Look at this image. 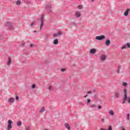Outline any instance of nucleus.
I'll return each mask as SVG.
<instances>
[{"label":"nucleus","instance_id":"11","mask_svg":"<svg viewBox=\"0 0 130 130\" xmlns=\"http://www.w3.org/2000/svg\"><path fill=\"white\" fill-rule=\"evenodd\" d=\"M128 12H130V9H127L124 12V15L125 17H127L128 16Z\"/></svg>","mask_w":130,"mask_h":130},{"label":"nucleus","instance_id":"4","mask_svg":"<svg viewBox=\"0 0 130 130\" xmlns=\"http://www.w3.org/2000/svg\"><path fill=\"white\" fill-rule=\"evenodd\" d=\"M96 40H103V39H105V36L102 35L99 36H96L95 37Z\"/></svg>","mask_w":130,"mask_h":130},{"label":"nucleus","instance_id":"48","mask_svg":"<svg viewBox=\"0 0 130 130\" xmlns=\"http://www.w3.org/2000/svg\"><path fill=\"white\" fill-rule=\"evenodd\" d=\"M23 46H24V44H23V45H22Z\"/></svg>","mask_w":130,"mask_h":130},{"label":"nucleus","instance_id":"33","mask_svg":"<svg viewBox=\"0 0 130 130\" xmlns=\"http://www.w3.org/2000/svg\"><path fill=\"white\" fill-rule=\"evenodd\" d=\"M33 46H35V45L33 44H30V47L31 48H32V47H33Z\"/></svg>","mask_w":130,"mask_h":130},{"label":"nucleus","instance_id":"25","mask_svg":"<svg viewBox=\"0 0 130 130\" xmlns=\"http://www.w3.org/2000/svg\"><path fill=\"white\" fill-rule=\"evenodd\" d=\"M122 85H123L124 87H126V86H127V83H126V82H123V83H122Z\"/></svg>","mask_w":130,"mask_h":130},{"label":"nucleus","instance_id":"13","mask_svg":"<svg viewBox=\"0 0 130 130\" xmlns=\"http://www.w3.org/2000/svg\"><path fill=\"white\" fill-rule=\"evenodd\" d=\"M121 69V66H118L117 71H116V73L117 74H120V70Z\"/></svg>","mask_w":130,"mask_h":130},{"label":"nucleus","instance_id":"27","mask_svg":"<svg viewBox=\"0 0 130 130\" xmlns=\"http://www.w3.org/2000/svg\"><path fill=\"white\" fill-rule=\"evenodd\" d=\"M49 90H50V91H53V88H52V86H49Z\"/></svg>","mask_w":130,"mask_h":130},{"label":"nucleus","instance_id":"16","mask_svg":"<svg viewBox=\"0 0 130 130\" xmlns=\"http://www.w3.org/2000/svg\"><path fill=\"white\" fill-rule=\"evenodd\" d=\"M105 44L107 45V46H109L110 45V40H106Z\"/></svg>","mask_w":130,"mask_h":130},{"label":"nucleus","instance_id":"26","mask_svg":"<svg viewBox=\"0 0 130 130\" xmlns=\"http://www.w3.org/2000/svg\"><path fill=\"white\" fill-rule=\"evenodd\" d=\"M129 115H130L129 113H128L127 114V120L128 121H129Z\"/></svg>","mask_w":130,"mask_h":130},{"label":"nucleus","instance_id":"14","mask_svg":"<svg viewBox=\"0 0 130 130\" xmlns=\"http://www.w3.org/2000/svg\"><path fill=\"white\" fill-rule=\"evenodd\" d=\"M59 35H62V33H61V31H59L58 33H57V34H53V37H56L57 36H59Z\"/></svg>","mask_w":130,"mask_h":130},{"label":"nucleus","instance_id":"49","mask_svg":"<svg viewBox=\"0 0 130 130\" xmlns=\"http://www.w3.org/2000/svg\"><path fill=\"white\" fill-rule=\"evenodd\" d=\"M45 130H47V129H45Z\"/></svg>","mask_w":130,"mask_h":130},{"label":"nucleus","instance_id":"22","mask_svg":"<svg viewBox=\"0 0 130 130\" xmlns=\"http://www.w3.org/2000/svg\"><path fill=\"white\" fill-rule=\"evenodd\" d=\"M16 5H17V6H20V5H21V1L19 0L16 1Z\"/></svg>","mask_w":130,"mask_h":130},{"label":"nucleus","instance_id":"28","mask_svg":"<svg viewBox=\"0 0 130 130\" xmlns=\"http://www.w3.org/2000/svg\"><path fill=\"white\" fill-rule=\"evenodd\" d=\"M31 88L32 89H35V88H36V84H32V86H31Z\"/></svg>","mask_w":130,"mask_h":130},{"label":"nucleus","instance_id":"39","mask_svg":"<svg viewBox=\"0 0 130 130\" xmlns=\"http://www.w3.org/2000/svg\"><path fill=\"white\" fill-rule=\"evenodd\" d=\"M105 119H101V121L103 122V123H104V121H105Z\"/></svg>","mask_w":130,"mask_h":130},{"label":"nucleus","instance_id":"5","mask_svg":"<svg viewBox=\"0 0 130 130\" xmlns=\"http://www.w3.org/2000/svg\"><path fill=\"white\" fill-rule=\"evenodd\" d=\"M114 97L116 99H117V98H119V97H120V92H119V91H116L115 92Z\"/></svg>","mask_w":130,"mask_h":130},{"label":"nucleus","instance_id":"38","mask_svg":"<svg viewBox=\"0 0 130 130\" xmlns=\"http://www.w3.org/2000/svg\"><path fill=\"white\" fill-rule=\"evenodd\" d=\"M15 99L16 100H19V97L18 96H16Z\"/></svg>","mask_w":130,"mask_h":130},{"label":"nucleus","instance_id":"37","mask_svg":"<svg viewBox=\"0 0 130 130\" xmlns=\"http://www.w3.org/2000/svg\"><path fill=\"white\" fill-rule=\"evenodd\" d=\"M87 94H91L92 93V91H87Z\"/></svg>","mask_w":130,"mask_h":130},{"label":"nucleus","instance_id":"3","mask_svg":"<svg viewBox=\"0 0 130 130\" xmlns=\"http://www.w3.org/2000/svg\"><path fill=\"white\" fill-rule=\"evenodd\" d=\"M46 10L48 11V13H50L51 12V4H48L46 5Z\"/></svg>","mask_w":130,"mask_h":130},{"label":"nucleus","instance_id":"31","mask_svg":"<svg viewBox=\"0 0 130 130\" xmlns=\"http://www.w3.org/2000/svg\"><path fill=\"white\" fill-rule=\"evenodd\" d=\"M98 109H102V106L101 105H99L98 106Z\"/></svg>","mask_w":130,"mask_h":130},{"label":"nucleus","instance_id":"44","mask_svg":"<svg viewBox=\"0 0 130 130\" xmlns=\"http://www.w3.org/2000/svg\"><path fill=\"white\" fill-rule=\"evenodd\" d=\"M94 0H91V3H94Z\"/></svg>","mask_w":130,"mask_h":130},{"label":"nucleus","instance_id":"7","mask_svg":"<svg viewBox=\"0 0 130 130\" xmlns=\"http://www.w3.org/2000/svg\"><path fill=\"white\" fill-rule=\"evenodd\" d=\"M100 58L102 61H105V60H106L107 56L106 55L103 54L100 56Z\"/></svg>","mask_w":130,"mask_h":130},{"label":"nucleus","instance_id":"36","mask_svg":"<svg viewBox=\"0 0 130 130\" xmlns=\"http://www.w3.org/2000/svg\"><path fill=\"white\" fill-rule=\"evenodd\" d=\"M90 107H91V108H95V105H92L90 106Z\"/></svg>","mask_w":130,"mask_h":130},{"label":"nucleus","instance_id":"29","mask_svg":"<svg viewBox=\"0 0 130 130\" xmlns=\"http://www.w3.org/2000/svg\"><path fill=\"white\" fill-rule=\"evenodd\" d=\"M91 102V100L90 99H87V105H89V104Z\"/></svg>","mask_w":130,"mask_h":130},{"label":"nucleus","instance_id":"40","mask_svg":"<svg viewBox=\"0 0 130 130\" xmlns=\"http://www.w3.org/2000/svg\"><path fill=\"white\" fill-rule=\"evenodd\" d=\"M0 39H4L2 35H0Z\"/></svg>","mask_w":130,"mask_h":130},{"label":"nucleus","instance_id":"8","mask_svg":"<svg viewBox=\"0 0 130 130\" xmlns=\"http://www.w3.org/2000/svg\"><path fill=\"white\" fill-rule=\"evenodd\" d=\"M130 48V44L126 43V44L124 45L122 47H121V49H125V48Z\"/></svg>","mask_w":130,"mask_h":130},{"label":"nucleus","instance_id":"6","mask_svg":"<svg viewBox=\"0 0 130 130\" xmlns=\"http://www.w3.org/2000/svg\"><path fill=\"white\" fill-rule=\"evenodd\" d=\"M8 125L7 126L8 130H11L12 128V120H9L8 121Z\"/></svg>","mask_w":130,"mask_h":130},{"label":"nucleus","instance_id":"19","mask_svg":"<svg viewBox=\"0 0 130 130\" xmlns=\"http://www.w3.org/2000/svg\"><path fill=\"white\" fill-rule=\"evenodd\" d=\"M53 44H55V45H57V44H58V40L55 39L53 41Z\"/></svg>","mask_w":130,"mask_h":130},{"label":"nucleus","instance_id":"46","mask_svg":"<svg viewBox=\"0 0 130 130\" xmlns=\"http://www.w3.org/2000/svg\"><path fill=\"white\" fill-rule=\"evenodd\" d=\"M100 130H106V129H104L103 128H101Z\"/></svg>","mask_w":130,"mask_h":130},{"label":"nucleus","instance_id":"30","mask_svg":"<svg viewBox=\"0 0 130 130\" xmlns=\"http://www.w3.org/2000/svg\"><path fill=\"white\" fill-rule=\"evenodd\" d=\"M78 9H83V6L82 5L78 6Z\"/></svg>","mask_w":130,"mask_h":130},{"label":"nucleus","instance_id":"43","mask_svg":"<svg viewBox=\"0 0 130 130\" xmlns=\"http://www.w3.org/2000/svg\"><path fill=\"white\" fill-rule=\"evenodd\" d=\"M93 97H94V98H96L97 97V95H94Z\"/></svg>","mask_w":130,"mask_h":130},{"label":"nucleus","instance_id":"10","mask_svg":"<svg viewBox=\"0 0 130 130\" xmlns=\"http://www.w3.org/2000/svg\"><path fill=\"white\" fill-rule=\"evenodd\" d=\"M15 99L14 98H10L8 101V103H14Z\"/></svg>","mask_w":130,"mask_h":130},{"label":"nucleus","instance_id":"41","mask_svg":"<svg viewBox=\"0 0 130 130\" xmlns=\"http://www.w3.org/2000/svg\"><path fill=\"white\" fill-rule=\"evenodd\" d=\"M125 101H124V100L123 101V102H122V104H124V103H125Z\"/></svg>","mask_w":130,"mask_h":130},{"label":"nucleus","instance_id":"20","mask_svg":"<svg viewBox=\"0 0 130 130\" xmlns=\"http://www.w3.org/2000/svg\"><path fill=\"white\" fill-rule=\"evenodd\" d=\"M44 111H45V109L44 108V107L41 108L40 110V112H41V113H43V112H44Z\"/></svg>","mask_w":130,"mask_h":130},{"label":"nucleus","instance_id":"32","mask_svg":"<svg viewBox=\"0 0 130 130\" xmlns=\"http://www.w3.org/2000/svg\"><path fill=\"white\" fill-rule=\"evenodd\" d=\"M108 130H112V127L111 126H109Z\"/></svg>","mask_w":130,"mask_h":130},{"label":"nucleus","instance_id":"21","mask_svg":"<svg viewBox=\"0 0 130 130\" xmlns=\"http://www.w3.org/2000/svg\"><path fill=\"white\" fill-rule=\"evenodd\" d=\"M31 129V126L29 125L25 126V130H30Z\"/></svg>","mask_w":130,"mask_h":130},{"label":"nucleus","instance_id":"2","mask_svg":"<svg viewBox=\"0 0 130 130\" xmlns=\"http://www.w3.org/2000/svg\"><path fill=\"white\" fill-rule=\"evenodd\" d=\"M40 30H41L42 28H43V26L44 25V15H42L41 19H40Z\"/></svg>","mask_w":130,"mask_h":130},{"label":"nucleus","instance_id":"47","mask_svg":"<svg viewBox=\"0 0 130 130\" xmlns=\"http://www.w3.org/2000/svg\"><path fill=\"white\" fill-rule=\"evenodd\" d=\"M27 4H30V2L28 1Z\"/></svg>","mask_w":130,"mask_h":130},{"label":"nucleus","instance_id":"12","mask_svg":"<svg viewBox=\"0 0 130 130\" xmlns=\"http://www.w3.org/2000/svg\"><path fill=\"white\" fill-rule=\"evenodd\" d=\"M90 53H91V54H95V53H96V49L95 48H93L91 49L90 51Z\"/></svg>","mask_w":130,"mask_h":130},{"label":"nucleus","instance_id":"9","mask_svg":"<svg viewBox=\"0 0 130 130\" xmlns=\"http://www.w3.org/2000/svg\"><path fill=\"white\" fill-rule=\"evenodd\" d=\"M81 16H82V14H81L80 12H76L75 13V16L76 17V18H80Z\"/></svg>","mask_w":130,"mask_h":130},{"label":"nucleus","instance_id":"23","mask_svg":"<svg viewBox=\"0 0 130 130\" xmlns=\"http://www.w3.org/2000/svg\"><path fill=\"white\" fill-rule=\"evenodd\" d=\"M65 127L66 128H68V129H70V125L68 123H65Z\"/></svg>","mask_w":130,"mask_h":130},{"label":"nucleus","instance_id":"15","mask_svg":"<svg viewBox=\"0 0 130 130\" xmlns=\"http://www.w3.org/2000/svg\"><path fill=\"white\" fill-rule=\"evenodd\" d=\"M7 26L9 28V29H13L12 27V24L10 22H7Z\"/></svg>","mask_w":130,"mask_h":130},{"label":"nucleus","instance_id":"24","mask_svg":"<svg viewBox=\"0 0 130 130\" xmlns=\"http://www.w3.org/2000/svg\"><path fill=\"white\" fill-rule=\"evenodd\" d=\"M17 125H18V126H21L22 125V122L18 121L17 122Z\"/></svg>","mask_w":130,"mask_h":130},{"label":"nucleus","instance_id":"34","mask_svg":"<svg viewBox=\"0 0 130 130\" xmlns=\"http://www.w3.org/2000/svg\"><path fill=\"white\" fill-rule=\"evenodd\" d=\"M34 25H35V23L34 22H32L31 24H30V27H33V26H34Z\"/></svg>","mask_w":130,"mask_h":130},{"label":"nucleus","instance_id":"35","mask_svg":"<svg viewBox=\"0 0 130 130\" xmlns=\"http://www.w3.org/2000/svg\"><path fill=\"white\" fill-rule=\"evenodd\" d=\"M65 71H66V69H64V68L61 69V71L64 72Z\"/></svg>","mask_w":130,"mask_h":130},{"label":"nucleus","instance_id":"18","mask_svg":"<svg viewBox=\"0 0 130 130\" xmlns=\"http://www.w3.org/2000/svg\"><path fill=\"white\" fill-rule=\"evenodd\" d=\"M109 114H110V115H112V116H113V115H114V112L112 110L109 111Z\"/></svg>","mask_w":130,"mask_h":130},{"label":"nucleus","instance_id":"17","mask_svg":"<svg viewBox=\"0 0 130 130\" xmlns=\"http://www.w3.org/2000/svg\"><path fill=\"white\" fill-rule=\"evenodd\" d=\"M11 62H12V59L11 58V57H9L8 59V61L7 62L8 66H10Z\"/></svg>","mask_w":130,"mask_h":130},{"label":"nucleus","instance_id":"42","mask_svg":"<svg viewBox=\"0 0 130 130\" xmlns=\"http://www.w3.org/2000/svg\"><path fill=\"white\" fill-rule=\"evenodd\" d=\"M86 97H88V94H86V95L84 96V98H86Z\"/></svg>","mask_w":130,"mask_h":130},{"label":"nucleus","instance_id":"1","mask_svg":"<svg viewBox=\"0 0 130 130\" xmlns=\"http://www.w3.org/2000/svg\"><path fill=\"white\" fill-rule=\"evenodd\" d=\"M124 101H126L127 100L128 103H130V96H126V89H124Z\"/></svg>","mask_w":130,"mask_h":130},{"label":"nucleus","instance_id":"45","mask_svg":"<svg viewBox=\"0 0 130 130\" xmlns=\"http://www.w3.org/2000/svg\"><path fill=\"white\" fill-rule=\"evenodd\" d=\"M36 32H37V31L36 30H34L35 33H36Z\"/></svg>","mask_w":130,"mask_h":130}]
</instances>
